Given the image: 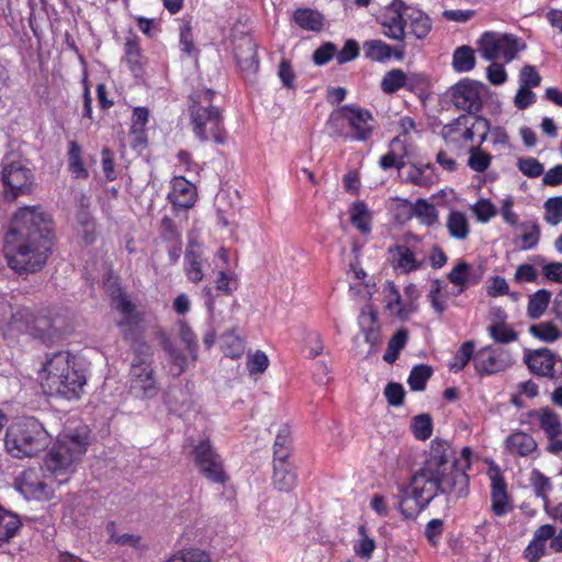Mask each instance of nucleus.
<instances>
[{
    "label": "nucleus",
    "mask_w": 562,
    "mask_h": 562,
    "mask_svg": "<svg viewBox=\"0 0 562 562\" xmlns=\"http://www.w3.org/2000/svg\"><path fill=\"white\" fill-rule=\"evenodd\" d=\"M470 448L462 449L464 464L456 459L454 452L446 440L435 439L423 467L411 477L408 484L398 487L397 508L405 518H415L439 494L451 498H463L469 493Z\"/></svg>",
    "instance_id": "1"
},
{
    "label": "nucleus",
    "mask_w": 562,
    "mask_h": 562,
    "mask_svg": "<svg viewBox=\"0 0 562 562\" xmlns=\"http://www.w3.org/2000/svg\"><path fill=\"white\" fill-rule=\"evenodd\" d=\"M53 220L41 206L20 207L4 236L3 254L18 273L43 269L52 252Z\"/></svg>",
    "instance_id": "2"
},
{
    "label": "nucleus",
    "mask_w": 562,
    "mask_h": 562,
    "mask_svg": "<svg viewBox=\"0 0 562 562\" xmlns=\"http://www.w3.org/2000/svg\"><path fill=\"white\" fill-rule=\"evenodd\" d=\"M40 381L45 393L66 400L79 398L87 383L86 374L69 351L48 356L40 371Z\"/></svg>",
    "instance_id": "3"
},
{
    "label": "nucleus",
    "mask_w": 562,
    "mask_h": 562,
    "mask_svg": "<svg viewBox=\"0 0 562 562\" xmlns=\"http://www.w3.org/2000/svg\"><path fill=\"white\" fill-rule=\"evenodd\" d=\"M9 326L16 331L29 333L44 344H53L69 331L67 315L57 308L42 310L34 314L20 308L11 316Z\"/></svg>",
    "instance_id": "4"
},
{
    "label": "nucleus",
    "mask_w": 562,
    "mask_h": 562,
    "mask_svg": "<svg viewBox=\"0 0 562 562\" xmlns=\"http://www.w3.org/2000/svg\"><path fill=\"white\" fill-rule=\"evenodd\" d=\"M88 440L79 434H64L47 452L44 465L59 484L68 482L87 452Z\"/></svg>",
    "instance_id": "5"
},
{
    "label": "nucleus",
    "mask_w": 562,
    "mask_h": 562,
    "mask_svg": "<svg viewBox=\"0 0 562 562\" xmlns=\"http://www.w3.org/2000/svg\"><path fill=\"white\" fill-rule=\"evenodd\" d=\"M213 97L212 90H204L191 97L190 123L194 135L201 142L212 139L214 143L223 145L226 142V131L223 126L221 110L211 103Z\"/></svg>",
    "instance_id": "6"
},
{
    "label": "nucleus",
    "mask_w": 562,
    "mask_h": 562,
    "mask_svg": "<svg viewBox=\"0 0 562 562\" xmlns=\"http://www.w3.org/2000/svg\"><path fill=\"white\" fill-rule=\"evenodd\" d=\"M48 434L34 417H26L9 426L5 448L14 458L33 457L48 446Z\"/></svg>",
    "instance_id": "7"
},
{
    "label": "nucleus",
    "mask_w": 562,
    "mask_h": 562,
    "mask_svg": "<svg viewBox=\"0 0 562 562\" xmlns=\"http://www.w3.org/2000/svg\"><path fill=\"white\" fill-rule=\"evenodd\" d=\"M112 307L121 314V318L116 322L123 339L133 342L138 338H143L144 327L143 317L136 311L135 305L121 289H115L111 293Z\"/></svg>",
    "instance_id": "8"
},
{
    "label": "nucleus",
    "mask_w": 562,
    "mask_h": 562,
    "mask_svg": "<svg viewBox=\"0 0 562 562\" xmlns=\"http://www.w3.org/2000/svg\"><path fill=\"white\" fill-rule=\"evenodd\" d=\"M199 472L215 484H225L229 476L225 471L224 461L210 439L205 438L193 446L191 451Z\"/></svg>",
    "instance_id": "9"
},
{
    "label": "nucleus",
    "mask_w": 562,
    "mask_h": 562,
    "mask_svg": "<svg viewBox=\"0 0 562 562\" xmlns=\"http://www.w3.org/2000/svg\"><path fill=\"white\" fill-rule=\"evenodd\" d=\"M524 48L525 44H520L517 36L512 34L485 32L479 40V52L486 60L503 58L509 63Z\"/></svg>",
    "instance_id": "10"
},
{
    "label": "nucleus",
    "mask_w": 562,
    "mask_h": 562,
    "mask_svg": "<svg viewBox=\"0 0 562 562\" xmlns=\"http://www.w3.org/2000/svg\"><path fill=\"white\" fill-rule=\"evenodd\" d=\"M244 29L245 24H243L240 20L233 26L234 54L240 70L246 77H250L257 74L259 59L257 55V44L251 35Z\"/></svg>",
    "instance_id": "11"
},
{
    "label": "nucleus",
    "mask_w": 562,
    "mask_h": 562,
    "mask_svg": "<svg viewBox=\"0 0 562 562\" xmlns=\"http://www.w3.org/2000/svg\"><path fill=\"white\" fill-rule=\"evenodd\" d=\"M486 87L471 79H462L451 87V100L454 106L469 114L479 112L483 106V93Z\"/></svg>",
    "instance_id": "12"
},
{
    "label": "nucleus",
    "mask_w": 562,
    "mask_h": 562,
    "mask_svg": "<svg viewBox=\"0 0 562 562\" xmlns=\"http://www.w3.org/2000/svg\"><path fill=\"white\" fill-rule=\"evenodd\" d=\"M15 488L27 499H50L54 490L47 483L42 469L29 468L14 482Z\"/></svg>",
    "instance_id": "13"
},
{
    "label": "nucleus",
    "mask_w": 562,
    "mask_h": 562,
    "mask_svg": "<svg viewBox=\"0 0 562 562\" xmlns=\"http://www.w3.org/2000/svg\"><path fill=\"white\" fill-rule=\"evenodd\" d=\"M130 387L135 396L142 398H151L158 394L159 387L151 361H132Z\"/></svg>",
    "instance_id": "14"
},
{
    "label": "nucleus",
    "mask_w": 562,
    "mask_h": 562,
    "mask_svg": "<svg viewBox=\"0 0 562 562\" xmlns=\"http://www.w3.org/2000/svg\"><path fill=\"white\" fill-rule=\"evenodd\" d=\"M1 178L3 184L10 190V195L15 199L20 194L31 191L33 173L21 161H11L3 165Z\"/></svg>",
    "instance_id": "15"
},
{
    "label": "nucleus",
    "mask_w": 562,
    "mask_h": 562,
    "mask_svg": "<svg viewBox=\"0 0 562 562\" xmlns=\"http://www.w3.org/2000/svg\"><path fill=\"white\" fill-rule=\"evenodd\" d=\"M407 9L402 0H394L387 8L381 19L383 34L391 40L403 41L405 37V25L407 20L404 18V11Z\"/></svg>",
    "instance_id": "16"
},
{
    "label": "nucleus",
    "mask_w": 562,
    "mask_h": 562,
    "mask_svg": "<svg viewBox=\"0 0 562 562\" xmlns=\"http://www.w3.org/2000/svg\"><path fill=\"white\" fill-rule=\"evenodd\" d=\"M502 349L492 346L481 348L474 355V368L480 375H490L504 371L508 367Z\"/></svg>",
    "instance_id": "17"
},
{
    "label": "nucleus",
    "mask_w": 562,
    "mask_h": 562,
    "mask_svg": "<svg viewBox=\"0 0 562 562\" xmlns=\"http://www.w3.org/2000/svg\"><path fill=\"white\" fill-rule=\"evenodd\" d=\"M557 356L548 348L527 350L524 361L528 369L538 376L553 379Z\"/></svg>",
    "instance_id": "18"
},
{
    "label": "nucleus",
    "mask_w": 562,
    "mask_h": 562,
    "mask_svg": "<svg viewBox=\"0 0 562 562\" xmlns=\"http://www.w3.org/2000/svg\"><path fill=\"white\" fill-rule=\"evenodd\" d=\"M347 114L348 127L351 131L349 139L367 140L373 131V116L371 112L349 104Z\"/></svg>",
    "instance_id": "19"
},
{
    "label": "nucleus",
    "mask_w": 562,
    "mask_h": 562,
    "mask_svg": "<svg viewBox=\"0 0 562 562\" xmlns=\"http://www.w3.org/2000/svg\"><path fill=\"white\" fill-rule=\"evenodd\" d=\"M203 254L195 236H190L184 251L183 270L190 282L199 283L204 279Z\"/></svg>",
    "instance_id": "20"
},
{
    "label": "nucleus",
    "mask_w": 562,
    "mask_h": 562,
    "mask_svg": "<svg viewBox=\"0 0 562 562\" xmlns=\"http://www.w3.org/2000/svg\"><path fill=\"white\" fill-rule=\"evenodd\" d=\"M491 510L495 516L502 517L513 509L507 483L498 472L491 475Z\"/></svg>",
    "instance_id": "21"
},
{
    "label": "nucleus",
    "mask_w": 562,
    "mask_h": 562,
    "mask_svg": "<svg viewBox=\"0 0 562 562\" xmlns=\"http://www.w3.org/2000/svg\"><path fill=\"white\" fill-rule=\"evenodd\" d=\"M196 188L184 177H175L171 180V191L168 193V200L175 207L188 210L196 201Z\"/></svg>",
    "instance_id": "22"
},
{
    "label": "nucleus",
    "mask_w": 562,
    "mask_h": 562,
    "mask_svg": "<svg viewBox=\"0 0 562 562\" xmlns=\"http://www.w3.org/2000/svg\"><path fill=\"white\" fill-rule=\"evenodd\" d=\"M359 325L364 333V340L370 345L367 357L376 351L382 337L378 325V313L371 305H366L359 315Z\"/></svg>",
    "instance_id": "23"
},
{
    "label": "nucleus",
    "mask_w": 562,
    "mask_h": 562,
    "mask_svg": "<svg viewBox=\"0 0 562 562\" xmlns=\"http://www.w3.org/2000/svg\"><path fill=\"white\" fill-rule=\"evenodd\" d=\"M400 176L405 182L422 188H429L439 180L432 164L423 166L406 164V167L401 171Z\"/></svg>",
    "instance_id": "24"
},
{
    "label": "nucleus",
    "mask_w": 562,
    "mask_h": 562,
    "mask_svg": "<svg viewBox=\"0 0 562 562\" xmlns=\"http://www.w3.org/2000/svg\"><path fill=\"white\" fill-rule=\"evenodd\" d=\"M528 417L538 422L539 428L544 431L548 439L562 436L560 416L551 408L532 409L528 413Z\"/></svg>",
    "instance_id": "25"
},
{
    "label": "nucleus",
    "mask_w": 562,
    "mask_h": 562,
    "mask_svg": "<svg viewBox=\"0 0 562 562\" xmlns=\"http://www.w3.org/2000/svg\"><path fill=\"white\" fill-rule=\"evenodd\" d=\"M273 484L279 491H290L294 487L296 475L292 465L288 462V458L283 451L277 453L273 459Z\"/></svg>",
    "instance_id": "26"
},
{
    "label": "nucleus",
    "mask_w": 562,
    "mask_h": 562,
    "mask_svg": "<svg viewBox=\"0 0 562 562\" xmlns=\"http://www.w3.org/2000/svg\"><path fill=\"white\" fill-rule=\"evenodd\" d=\"M482 271L473 268L464 260H460L454 268L448 273L449 281L459 286V293L463 292L467 288L475 285L482 279Z\"/></svg>",
    "instance_id": "27"
},
{
    "label": "nucleus",
    "mask_w": 562,
    "mask_h": 562,
    "mask_svg": "<svg viewBox=\"0 0 562 562\" xmlns=\"http://www.w3.org/2000/svg\"><path fill=\"white\" fill-rule=\"evenodd\" d=\"M157 338L171 366L170 373L173 376L181 375L187 369V356L173 345L169 336L164 330H159L157 333Z\"/></svg>",
    "instance_id": "28"
},
{
    "label": "nucleus",
    "mask_w": 562,
    "mask_h": 562,
    "mask_svg": "<svg viewBox=\"0 0 562 562\" xmlns=\"http://www.w3.org/2000/svg\"><path fill=\"white\" fill-rule=\"evenodd\" d=\"M555 532V527L552 525L540 526L533 535V539L528 544L525 551L526 558L529 562H538L541 557L546 554V542Z\"/></svg>",
    "instance_id": "29"
},
{
    "label": "nucleus",
    "mask_w": 562,
    "mask_h": 562,
    "mask_svg": "<svg viewBox=\"0 0 562 562\" xmlns=\"http://www.w3.org/2000/svg\"><path fill=\"white\" fill-rule=\"evenodd\" d=\"M505 447L512 454L527 457L537 449L538 445L529 434L515 431L505 440Z\"/></svg>",
    "instance_id": "30"
},
{
    "label": "nucleus",
    "mask_w": 562,
    "mask_h": 562,
    "mask_svg": "<svg viewBox=\"0 0 562 562\" xmlns=\"http://www.w3.org/2000/svg\"><path fill=\"white\" fill-rule=\"evenodd\" d=\"M405 147L398 137H394L390 144V151L380 158L379 165L382 169L397 168L401 172L406 162L403 160Z\"/></svg>",
    "instance_id": "31"
},
{
    "label": "nucleus",
    "mask_w": 562,
    "mask_h": 562,
    "mask_svg": "<svg viewBox=\"0 0 562 562\" xmlns=\"http://www.w3.org/2000/svg\"><path fill=\"white\" fill-rule=\"evenodd\" d=\"M293 21L303 30L319 32L323 29V15L308 8H300L293 13Z\"/></svg>",
    "instance_id": "32"
},
{
    "label": "nucleus",
    "mask_w": 562,
    "mask_h": 562,
    "mask_svg": "<svg viewBox=\"0 0 562 562\" xmlns=\"http://www.w3.org/2000/svg\"><path fill=\"white\" fill-rule=\"evenodd\" d=\"M349 104H346L338 110L331 112L327 125L330 130L331 136L339 137L345 140L349 139L350 132L347 123Z\"/></svg>",
    "instance_id": "33"
},
{
    "label": "nucleus",
    "mask_w": 562,
    "mask_h": 562,
    "mask_svg": "<svg viewBox=\"0 0 562 562\" xmlns=\"http://www.w3.org/2000/svg\"><path fill=\"white\" fill-rule=\"evenodd\" d=\"M20 527V517L0 506V546L13 538Z\"/></svg>",
    "instance_id": "34"
},
{
    "label": "nucleus",
    "mask_w": 562,
    "mask_h": 562,
    "mask_svg": "<svg viewBox=\"0 0 562 562\" xmlns=\"http://www.w3.org/2000/svg\"><path fill=\"white\" fill-rule=\"evenodd\" d=\"M551 295V292L546 289L538 290L531 294L527 305L528 317L531 319L540 318L549 306Z\"/></svg>",
    "instance_id": "35"
},
{
    "label": "nucleus",
    "mask_w": 562,
    "mask_h": 562,
    "mask_svg": "<svg viewBox=\"0 0 562 562\" xmlns=\"http://www.w3.org/2000/svg\"><path fill=\"white\" fill-rule=\"evenodd\" d=\"M393 252V261L396 267L403 269L405 272L414 271L420 268V263L415 259L414 252L406 245H396L390 248Z\"/></svg>",
    "instance_id": "36"
},
{
    "label": "nucleus",
    "mask_w": 562,
    "mask_h": 562,
    "mask_svg": "<svg viewBox=\"0 0 562 562\" xmlns=\"http://www.w3.org/2000/svg\"><path fill=\"white\" fill-rule=\"evenodd\" d=\"M529 482L536 496L543 502L544 508L548 510L549 493L553 488L550 477L546 476L538 469H533L530 473Z\"/></svg>",
    "instance_id": "37"
},
{
    "label": "nucleus",
    "mask_w": 562,
    "mask_h": 562,
    "mask_svg": "<svg viewBox=\"0 0 562 562\" xmlns=\"http://www.w3.org/2000/svg\"><path fill=\"white\" fill-rule=\"evenodd\" d=\"M405 203L411 206L412 215L417 216L423 224L431 226L437 223L438 212L435 205L425 199H418L414 204L405 200Z\"/></svg>",
    "instance_id": "38"
},
{
    "label": "nucleus",
    "mask_w": 562,
    "mask_h": 562,
    "mask_svg": "<svg viewBox=\"0 0 562 562\" xmlns=\"http://www.w3.org/2000/svg\"><path fill=\"white\" fill-rule=\"evenodd\" d=\"M447 228L451 237L464 240L470 232L465 214L459 211L450 212L447 220Z\"/></svg>",
    "instance_id": "39"
},
{
    "label": "nucleus",
    "mask_w": 562,
    "mask_h": 562,
    "mask_svg": "<svg viewBox=\"0 0 562 562\" xmlns=\"http://www.w3.org/2000/svg\"><path fill=\"white\" fill-rule=\"evenodd\" d=\"M350 221L361 233H369L371 231V213L364 202L357 201L351 204Z\"/></svg>",
    "instance_id": "40"
},
{
    "label": "nucleus",
    "mask_w": 562,
    "mask_h": 562,
    "mask_svg": "<svg viewBox=\"0 0 562 562\" xmlns=\"http://www.w3.org/2000/svg\"><path fill=\"white\" fill-rule=\"evenodd\" d=\"M149 111L147 108H136L133 112L131 133L134 136V145H144L146 138L144 135L145 126L148 122Z\"/></svg>",
    "instance_id": "41"
},
{
    "label": "nucleus",
    "mask_w": 562,
    "mask_h": 562,
    "mask_svg": "<svg viewBox=\"0 0 562 562\" xmlns=\"http://www.w3.org/2000/svg\"><path fill=\"white\" fill-rule=\"evenodd\" d=\"M452 66L458 72L472 70L475 66L474 50L468 45L458 47L453 53Z\"/></svg>",
    "instance_id": "42"
},
{
    "label": "nucleus",
    "mask_w": 562,
    "mask_h": 562,
    "mask_svg": "<svg viewBox=\"0 0 562 562\" xmlns=\"http://www.w3.org/2000/svg\"><path fill=\"white\" fill-rule=\"evenodd\" d=\"M81 146L76 142H69L68 149V167L69 170L75 175L78 179L88 178V170L85 168L82 159H81Z\"/></svg>",
    "instance_id": "43"
},
{
    "label": "nucleus",
    "mask_w": 562,
    "mask_h": 562,
    "mask_svg": "<svg viewBox=\"0 0 562 562\" xmlns=\"http://www.w3.org/2000/svg\"><path fill=\"white\" fill-rule=\"evenodd\" d=\"M408 339V330L405 328L398 329L389 340L387 349L383 355V360L387 363H393L398 358L401 350L405 347Z\"/></svg>",
    "instance_id": "44"
},
{
    "label": "nucleus",
    "mask_w": 562,
    "mask_h": 562,
    "mask_svg": "<svg viewBox=\"0 0 562 562\" xmlns=\"http://www.w3.org/2000/svg\"><path fill=\"white\" fill-rule=\"evenodd\" d=\"M407 75L398 68L387 71L381 80V89L384 93L392 94L407 83Z\"/></svg>",
    "instance_id": "45"
},
{
    "label": "nucleus",
    "mask_w": 562,
    "mask_h": 562,
    "mask_svg": "<svg viewBox=\"0 0 562 562\" xmlns=\"http://www.w3.org/2000/svg\"><path fill=\"white\" fill-rule=\"evenodd\" d=\"M432 375V368L427 364L415 366L408 376L407 383L412 391L420 392L426 387L427 381Z\"/></svg>",
    "instance_id": "46"
},
{
    "label": "nucleus",
    "mask_w": 562,
    "mask_h": 562,
    "mask_svg": "<svg viewBox=\"0 0 562 562\" xmlns=\"http://www.w3.org/2000/svg\"><path fill=\"white\" fill-rule=\"evenodd\" d=\"M366 57L375 61H385L392 56V47L380 41L372 40L364 43Z\"/></svg>",
    "instance_id": "47"
},
{
    "label": "nucleus",
    "mask_w": 562,
    "mask_h": 562,
    "mask_svg": "<svg viewBox=\"0 0 562 562\" xmlns=\"http://www.w3.org/2000/svg\"><path fill=\"white\" fill-rule=\"evenodd\" d=\"M529 333L537 339L544 342H553L561 336L560 329L552 322H541L531 325Z\"/></svg>",
    "instance_id": "48"
},
{
    "label": "nucleus",
    "mask_w": 562,
    "mask_h": 562,
    "mask_svg": "<svg viewBox=\"0 0 562 562\" xmlns=\"http://www.w3.org/2000/svg\"><path fill=\"white\" fill-rule=\"evenodd\" d=\"M490 336L495 342L509 344L518 339V333L505 322H497L487 327Z\"/></svg>",
    "instance_id": "49"
},
{
    "label": "nucleus",
    "mask_w": 562,
    "mask_h": 562,
    "mask_svg": "<svg viewBox=\"0 0 562 562\" xmlns=\"http://www.w3.org/2000/svg\"><path fill=\"white\" fill-rule=\"evenodd\" d=\"M221 346L225 356L232 359L239 358L245 350L243 339L233 331H228L222 336Z\"/></svg>",
    "instance_id": "50"
},
{
    "label": "nucleus",
    "mask_w": 562,
    "mask_h": 562,
    "mask_svg": "<svg viewBox=\"0 0 562 562\" xmlns=\"http://www.w3.org/2000/svg\"><path fill=\"white\" fill-rule=\"evenodd\" d=\"M406 20L411 21L412 33L419 40L425 38L431 30L430 19L420 11L407 14Z\"/></svg>",
    "instance_id": "51"
},
{
    "label": "nucleus",
    "mask_w": 562,
    "mask_h": 562,
    "mask_svg": "<svg viewBox=\"0 0 562 562\" xmlns=\"http://www.w3.org/2000/svg\"><path fill=\"white\" fill-rule=\"evenodd\" d=\"M474 341L468 340L463 342L450 362V369L456 372L461 371L471 359L474 360Z\"/></svg>",
    "instance_id": "52"
},
{
    "label": "nucleus",
    "mask_w": 562,
    "mask_h": 562,
    "mask_svg": "<svg viewBox=\"0 0 562 562\" xmlns=\"http://www.w3.org/2000/svg\"><path fill=\"white\" fill-rule=\"evenodd\" d=\"M544 220L555 226L562 222V196H552L544 202Z\"/></svg>",
    "instance_id": "53"
},
{
    "label": "nucleus",
    "mask_w": 562,
    "mask_h": 562,
    "mask_svg": "<svg viewBox=\"0 0 562 562\" xmlns=\"http://www.w3.org/2000/svg\"><path fill=\"white\" fill-rule=\"evenodd\" d=\"M358 533L361 538L355 543V552L361 558L369 559L375 549V542L367 535V528L364 525H360L358 527Z\"/></svg>",
    "instance_id": "54"
},
{
    "label": "nucleus",
    "mask_w": 562,
    "mask_h": 562,
    "mask_svg": "<svg viewBox=\"0 0 562 562\" xmlns=\"http://www.w3.org/2000/svg\"><path fill=\"white\" fill-rule=\"evenodd\" d=\"M412 428L415 437L419 440L430 438L432 434V420L429 414H420L413 418Z\"/></svg>",
    "instance_id": "55"
},
{
    "label": "nucleus",
    "mask_w": 562,
    "mask_h": 562,
    "mask_svg": "<svg viewBox=\"0 0 562 562\" xmlns=\"http://www.w3.org/2000/svg\"><path fill=\"white\" fill-rule=\"evenodd\" d=\"M165 562H210L209 554L200 549H183L171 555Z\"/></svg>",
    "instance_id": "56"
},
{
    "label": "nucleus",
    "mask_w": 562,
    "mask_h": 562,
    "mask_svg": "<svg viewBox=\"0 0 562 562\" xmlns=\"http://www.w3.org/2000/svg\"><path fill=\"white\" fill-rule=\"evenodd\" d=\"M492 156L479 147H472L470 149V157L468 160V166L476 171L484 172L491 165Z\"/></svg>",
    "instance_id": "57"
},
{
    "label": "nucleus",
    "mask_w": 562,
    "mask_h": 562,
    "mask_svg": "<svg viewBox=\"0 0 562 562\" xmlns=\"http://www.w3.org/2000/svg\"><path fill=\"white\" fill-rule=\"evenodd\" d=\"M519 171L529 178H537L543 173V165L533 157H520L517 160Z\"/></svg>",
    "instance_id": "58"
},
{
    "label": "nucleus",
    "mask_w": 562,
    "mask_h": 562,
    "mask_svg": "<svg viewBox=\"0 0 562 562\" xmlns=\"http://www.w3.org/2000/svg\"><path fill=\"white\" fill-rule=\"evenodd\" d=\"M290 443H291V430L288 425H284L278 431L277 437H276L274 452H273L274 458L273 459H277V453H279L280 451H283L285 454V458H289Z\"/></svg>",
    "instance_id": "59"
},
{
    "label": "nucleus",
    "mask_w": 562,
    "mask_h": 562,
    "mask_svg": "<svg viewBox=\"0 0 562 562\" xmlns=\"http://www.w3.org/2000/svg\"><path fill=\"white\" fill-rule=\"evenodd\" d=\"M387 403L392 406H401L404 402L405 391L402 384L390 382L384 389Z\"/></svg>",
    "instance_id": "60"
},
{
    "label": "nucleus",
    "mask_w": 562,
    "mask_h": 562,
    "mask_svg": "<svg viewBox=\"0 0 562 562\" xmlns=\"http://www.w3.org/2000/svg\"><path fill=\"white\" fill-rule=\"evenodd\" d=\"M336 45L331 42L324 43L313 54V61L317 66L327 64L336 55Z\"/></svg>",
    "instance_id": "61"
},
{
    "label": "nucleus",
    "mask_w": 562,
    "mask_h": 562,
    "mask_svg": "<svg viewBox=\"0 0 562 562\" xmlns=\"http://www.w3.org/2000/svg\"><path fill=\"white\" fill-rule=\"evenodd\" d=\"M180 339L187 345L189 352L191 353L192 360L195 361L198 357V342L193 330L187 324L180 325L179 330Z\"/></svg>",
    "instance_id": "62"
},
{
    "label": "nucleus",
    "mask_w": 562,
    "mask_h": 562,
    "mask_svg": "<svg viewBox=\"0 0 562 562\" xmlns=\"http://www.w3.org/2000/svg\"><path fill=\"white\" fill-rule=\"evenodd\" d=\"M359 55V45L355 40H348L342 49L336 53L339 65L353 60Z\"/></svg>",
    "instance_id": "63"
},
{
    "label": "nucleus",
    "mask_w": 562,
    "mask_h": 562,
    "mask_svg": "<svg viewBox=\"0 0 562 562\" xmlns=\"http://www.w3.org/2000/svg\"><path fill=\"white\" fill-rule=\"evenodd\" d=\"M519 82L525 87L536 88L541 83V76L531 65H525L519 75Z\"/></svg>",
    "instance_id": "64"
}]
</instances>
